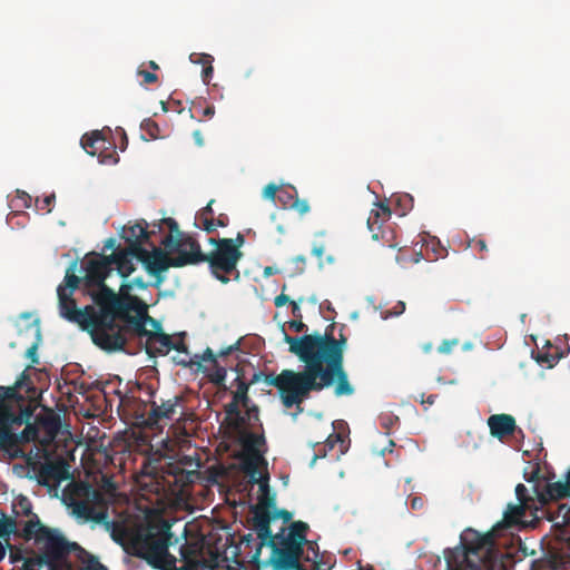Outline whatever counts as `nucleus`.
<instances>
[{
	"mask_svg": "<svg viewBox=\"0 0 570 570\" xmlns=\"http://www.w3.org/2000/svg\"><path fill=\"white\" fill-rule=\"evenodd\" d=\"M283 332L284 341L289 345V352L305 363V370L302 372L283 370L277 375L266 374L264 382L278 390L286 409L296 405L297 411L303 412L301 404L311 392H320L334 383H336L334 389L336 396H348L354 393L343 364L346 344V337L343 334L340 338H335L326 331L324 335L315 333L294 337Z\"/></svg>",
	"mask_w": 570,
	"mask_h": 570,
	"instance_id": "nucleus-1",
	"label": "nucleus"
},
{
	"mask_svg": "<svg viewBox=\"0 0 570 570\" xmlns=\"http://www.w3.org/2000/svg\"><path fill=\"white\" fill-rule=\"evenodd\" d=\"M171 524L166 520L149 522L139 527L129 535L124 544L125 551L147 561L159 570H196L202 563V544L186 541L180 547L181 568H177V559L168 552L171 544Z\"/></svg>",
	"mask_w": 570,
	"mask_h": 570,
	"instance_id": "nucleus-2",
	"label": "nucleus"
},
{
	"mask_svg": "<svg viewBox=\"0 0 570 570\" xmlns=\"http://www.w3.org/2000/svg\"><path fill=\"white\" fill-rule=\"evenodd\" d=\"M23 371L12 386H0V449L10 450L19 444L35 442L39 429L30 423L36 405L21 390L36 392Z\"/></svg>",
	"mask_w": 570,
	"mask_h": 570,
	"instance_id": "nucleus-3",
	"label": "nucleus"
},
{
	"mask_svg": "<svg viewBox=\"0 0 570 570\" xmlns=\"http://www.w3.org/2000/svg\"><path fill=\"white\" fill-rule=\"evenodd\" d=\"M75 267L76 263H72L66 272L65 284H60L57 288L60 315L88 331L92 342L101 350L111 351L117 345L115 342H109L108 338L111 309L108 308L107 302H109L108 294L115 295V293L102 291L98 295H92L97 308L88 305L83 309H79L72 298V294L80 283V278L75 274Z\"/></svg>",
	"mask_w": 570,
	"mask_h": 570,
	"instance_id": "nucleus-4",
	"label": "nucleus"
},
{
	"mask_svg": "<svg viewBox=\"0 0 570 570\" xmlns=\"http://www.w3.org/2000/svg\"><path fill=\"white\" fill-rule=\"evenodd\" d=\"M108 308L111 309L108 338L117 345L110 352L126 351V343L131 338H147L163 332L160 322L148 315L147 305L137 296L108 294Z\"/></svg>",
	"mask_w": 570,
	"mask_h": 570,
	"instance_id": "nucleus-5",
	"label": "nucleus"
},
{
	"mask_svg": "<svg viewBox=\"0 0 570 570\" xmlns=\"http://www.w3.org/2000/svg\"><path fill=\"white\" fill-rule=\"evenodd\" d=\"M163 225H166L169 229L168 235L160 240L164 248L154 247L153 250H147L142 247L144 242H134L126 248L127 253H130L132 258L136 257L141 262L148 274L156 278V286L165 281L163 274L170 267H181L184 232L179 229L177 222L170 217L161 218L151 226L161 230Z\"/></svg>",
	"mask_w": 570,
	"mask_h": 570,
	"instance_id": "nucleus-6",
	"label": "nucleus"
},
{
	"mask_svg": "<svg viewBox=\"0 0 570 570\" xmlns=\"http://www.w3.org/2000/svg\"><path fill=\"white\" fill-rule=\"evenodd\" d=\"M163 225H166L169 229L168 235L160 240L164 248L154 247L153 250H147L142 247L144 242H134L126 248L127 253H130L132 258L136 257L141 262L148 274L156 278V286L165 281L163 274L170 267H181L184 232L179 229L177 222L170 217L161 218L151 226L161 230Z\"/></svg>",
	"mask_w": 570,
	"mask_h": 570,
	"instance_id": "nucleus-7",
	"label": "nucleus"
},
{
	"mask_svg": "<svg viewBox=\"0 0 570 570\" xmlns=\"http://www.w3.org/2000/svg\"><path fill=\"white\" fill-rule=\"evenodd\" d=\"M209 244L214 245L215 249L206 254L193 236L184 233L181 267L208 263L212 274L222 283H228V275L233 273L238 278L237 264L243 257V253L235 248L232 238H209Z\"/></svg>",
	"mask_w": 570,
	"mask_h": 570,
	"instance_id": "nucleus-8",
	"label": "nucleus"
},
{
	"mask_svg": "<svg viewBox=\"0 0 570 570\" xmlns=\"http://www.w3.org/2000/svg\"><path fill=\"white\" fill-rule=\"evenodd\" d=\"M187 479L186 471L179 465L158 466L151 461H146L137 474L136 482L146 493L167 497L177 493Z\"/></svg>",
	"mask_w": 570,
	"mask_h": 570,
	"instance_id": "nucleus-9",
	"label": "nucleus"
},
{
	"mask_svg": "<svg viewBox=\"0 0 570 570\" xmlns=\"http://www.w3.org/2000/svg\"><path fill=\"white\" fill-rule=\"evenodd\" d=\"M463 548L449 550L445 554L448 570H482L481 561L487 558L494 547V538L491 532L481 534L474 530H468L462 538Z\"/></svg>",
	"mask_w": 570,
	"mask_h": 570,
	"instance_id": "nucleus-10",
	"label": "nucleus"
},
{
	"mask_svg": "<svg viewBox=\"0 0 570 570\" xmlns=\"http://www.w3.org/2000/svg\"><path fill=\"white\" fill-rule=\"evenodd\" d=\"M20 537L42 546L45 557L50 562L59 561L72 552L76 556L81 548L76 542H68L57 530L43 525L38 515L24 522Z\"/></svg>",
	"mask_w": 570,
	"mask_h": 570,
	"instance_id": "nucleus-11",
	"label": "nucleus"
},
{
	"mask_svg": "<svg viewBox=\"0 0 570 570\" xmlns=\"http://www.w3.org/2000/svg\"><path fill=\"white\" fill-rule=\"evenodd\" d=\"M85 271L86 275L83 277V285L91 297L92 295H98L102 291L115 293L105 284V279L112 271L107 256L88 259L86 262Z\"/></svg>",
	"mask_w": 570,
	"mask_h": 570,
	"instance_id": "nucleus-12",
	"label": "nucleus"
},
{
	"mask_svg": "<svg viewBox=\"0 0 570 570\" xmlns=\"http://www.w3.org/2000/svg\"><path fill=\"white\" fill-rule=\"evenodd\" d=\"M391 215L392 212L387 205L377 203L376 208L370 212L366 224L374 240H382L384 245L393 248L396 246L393 242L395 237L394 232L390 226H385Z\"/></svg>",
	"mask_w": 570,
	"mask_h": 570,
	"instance_id": "nucleus-13",
	"label": "nucleus"
},
{
	"mask_svg": "<svg viewBox=\"0 0 570 570\" xmlns=\"http://www.w3.org/2000/svg\"><path fill=\"white\" fill-rule=\"evenodd\" d=\"M242 444L246 454L243 462V470L250 475L254 482H258L256 479L257 465L264 460L261 448L265 445V438L263 434L245 432L242 438Z\"/></svg>",
	"mask_w": 570,
	"mask_h": 570,
	"instance_id": "nucleus-14",
	"label": "nucleus"
},
{
	"mask_svg": "<svg viewBox=\"0 0 570 570\" xmlns=\"http://www.w3.org/2000/svg\"><path fill=\"white\" fill-rule=\"evenodd\" d=\"M308 529V524L303 521L292 522L287 535H275L277 537L276 543L278 544V549H283L284 551L302 558L304 554L305 543L307 542L306 534Z\"/></svg>",
	"mask_w": 570,
	"mask_h": 570,
	"instance_id": "nucleus-15",
	"label": "nucleus"
},
{
	"mask_svg": "<svg viewBox=\"0 0 570 570\" xmlns=\"http://www.w3.org/2000/svg\"><path fill=\"white\" fill-rule=\"evenodd\" d=\"M81 146L87 154L98 156L101 164L118 161L115 157L114 150L106 153L112 147V144L98 130L83 135L81 138Z\"/></svg>",
	"mask_w": 570,
	"mask_h": 570,
	"instance_id": "nucleus-16",
	"label": "nucleus"
},
{
	"mask_svg": "<svg viewBox=\"0 0 570 570\" xmlns=\"http://www.w3.org/2000/svg\"><path fill=\"white\" fill-rule=\"evenodd\" d=\"M180 396H174L158 404L156 401L150 402V410L144 420V424L149 429H157L161 422H168L174 419L177 413V406L181 402Z\"/></svg>",
	"mask_w": 570,
	"mask_h": 570,
	"instance_id": "nucleus-17",
	"label": "nucleus"
},
{
	"mask_svg": "<svg viewBox=\"0 0 570 570\" xmlns=\"http://www.w3.org/2000/svg\"><path fill=\"white\" fill-rule=\"evenodd\" d=\"M72 494L78 499H86L89 504H92L95 511L104 512L107 514L108 504L114 500L108 499V495L98 488H94L87 482L76 483L72 489Z\"/></svg>",
	"mask_w": 570,
	"mask_h": 570,
	"instance_id": "nucleus-18",
	"label": "nucleus"
},
{
	"mask_svg": "<svg viewBox=\"0 0 570 570\" xmlns=\"http://www.w3.org/2000/svg\"><path fill=\"white\" fill-rule=\"evenodd\" d=\"M537 501L540 505H546L549 501H557L570 497V480L566 476V481L549 482L542 491L534 489Z\"/></svg>",
	"mask_w": 570,
	"mask_h": 570,
	"instance_id": "nucleus-19",
	"label": "nucleus"
},
{
	"mask_svg": "<svg viewBox=\"0 0 570 570\" xmlns=\"http://www.w3.org/2000/svg\"><path fill=\"white\" fill-rule=\"evenodd\" d=\"M253 518L252 523L257 533L258 539L262 540L263 543H267L269 540L276 539L272 534L271 530V514L265 505L258 504L252 507Z\"/></svg>",
	"mask_w": 570,
	"mask_h": 570,
	"instance_id": "nucleus-20",
	"label": "nucleus"
},
{
	"mask_svg": "<svg viewBox=\"0 0 570 570\" xmlns=\"http://www.w3.org/2000/svg\"><path fill=\"white\" fill-rule=\"evenodd\" d=\"M266 544L272 549L269 563L273 570H292L297 567L298 561L302 559L291 552L278 549L276 539L269 540Z\"/></svg>",
	"mask_w": 570,
	"mask_h": 570,
	"instance_id": "nucleus-21",
	"label": "nucleus"
},
{
	"mask_svg": "<svg viewBox=\"0 0 570 570\" xmlns=\"http://www.w3.org/2000/svg\"><path fill=\"white\" fill-rule=\"evenodd\" d=\"M488 425L492 436L503 440L514 433L517 424L510 414H493L488 419Z\"/></svg>",
	"mask_w": 570,
	"mask_h": 570,
	"instance_id": "nucleus-22",
	"label": "nucleus"
},
{
	"mask_svg": "<svg viewBox=\"0 0 570 570\" xmlns=\"http://www.w3.org/2000/svg\"><path fill=\"white\" fill-rule=\"evenodd\" d=\"M68 478V468L62 461L46 463L39 470V483L42 485L59 483Z\"/></svg>",
	"mask_w": 570,
	"mask_h": 570,
	"instance_id": "nucleus-23",
	"label": "nucleus"
},
{
	"mask_svg": "<svg viewBox=\"0 0 570 570\" xmlns=\"http://www.w3.org/2000/svg\"><path fill=\"white\" fill-rule=\"evenodd\" d=\"M226 419L228 421V425L235 431H243L247 426H254L257 421L254 419H249L247 413H242L240 405L236 402H229L224 406Z\"/></svg>",
	"mask_w": 570,
	"mask_h": 570,
	"instance_id": "nucleus-24",
	"label": "nucleus"
},
{
	"mask_svg": "<svg viewBox=\"0 0 570 570\" xmlns=\"http://www.w3.org/2000/svg\"><path fill=\"white\" fill-rule=\"evenodd\" d=\"M145 340L146 353L151 357L156 355H166L173 346L171 337L164 332L156 333Z\"/></svg>",
	"mask_w": 570,
	"mask_h": 570,
	"instance_id": "nucleus-25",
	"label": "nucleus"
},
{
	"mask_svg": "<svg viewBox=\"0 0 570 570\" xmlns=\"http://www.w3.org/2000/svg\"><path fill=\"white\" fill-rule=\"evenodd\" d=\"M528 510L538 511V507L528 505V503L508 504L503 520L497 525V528H511L520 524Z\"/></svg>",
	"mask_w": 570,
	"mask_h": 570,
	"instance_id": "nucleus-26",
	"label": "nucleus"
},
{
	"mask_svg": "<svg viewBox=\"0 0 570 570\" xmlns=\"http://www.w3.org/2000/svg\"><path fill=\"white\" fill-rule=\"evenodd\" d=\"M239 347V343H235V344H232L229 345L228 347L222 350L218 355L214 354V352L212 351V348L207 347L205 350V352L203 353V355H195V357L197 358V361H186V360H180L178 361L177 363L180 364V365H184V366H187L189 364H197V365H200V361H204V362H209L210 365H216L218 361V357H226L228 355H230L233 352L237 351Z\"/></svg>",
	"mask_w": 570,
	"mask_h": 570,
	"instance_id": "nucleus-27",
	"label": "nucleus"
},
{
	"mask_svg": "<svg viewBox=\"0 0 570 570\" xmlns=\"http://www.w3.org/2000/svg\"><path fill=\"white\" fill-rule=\"evenodd\" d=\"M107 257L110 266L115 265L121 277H127L135 271L132 257L126 249L115 252Z\"/></svg>",
	"mask_w": 570,
	"mask_h": 570,
	"instance_id": "nucleus-28",
	"label": "nucleus"
},
{
	"mask_svg": "<svg viewBox=\"0 0 570 570\" xmlns=\"http://www.w3.org/2000/svg\"><path fill=\"white\" fill-rule=\"evenodd\" d=\"M155 228L153 227L151 230H147V223L146 220L138 222L134 224L132 226L124 229V238L126 243L134 244V242H148L151 234H155Z\"/></svg>",
	"mask_w": 570,
	"mask_h": 570,
	"instance_id": "nucleus-29",
	"label": "nucleus"
},
{
	"mask_svg": "<svg viewBox=\"0 0 570 570\" xmlns=\"http://www.w3.org/2000/svg\"><path fill=\"white\" fill-rule=\"evenodd\" d=\"M71 505L73 513L77 517L92 520H100L105 518V513L95 511L92 504H89V502L86 499H78L77 497H75V500L71 503Z\"/></svg>",
	"mask_w": 570,
	"mask_h": 570,
	"instance_id": "nucleus-30",
	"label": "nucleus"
},
{
	"mask_svg": "<svg viewBox=\"0 0 570 570\" xmlns=\"http://www.w3.org/2000/svg\"><path fill=\"white\" fill-rule=\"evenodd\" d=\"M77 562L79 563V570H108L99 559L80 548L76 554Z\"/></svg>",
	"mask_w": 570,
	"mask_h": 570,
	"instance_id": "nucleus-31",
	"label": "nucleus"
},
{
	"mask_svg": "<svg viewBox=\"0 0 570 570\" xmlns=\"http://www.w3.org/2000/svg\"><path fill=\"white\" fill-rule=\"evenodd\" d=\"M232 402H236L242 407H244L249 419H254V421H259L258 406L252 402L248 395H244L238 392H233Z\"/></svg>",
	"mask_w": 570,
	"mask_h": 570,
	"instance_id": "nucleus-32",
	"label": "nucleus"
},
{
	"mask_svg": "<svg viewBox=\"0 0 570 570\" xmlns=\"http://www.w3.org/2000/svg\"><path fill=\"white\" fill-rule=\"evenodd\" d=\"M27 332L32 333L33 341H32L31 345L26 351V357L29 358L32 364H37L38 363L37 350H38V346L41 341L40 327L38 324H32L27 328L26 333Z\"/></svg>",
	"mask_w": 570,
	"mask_h": 570,
	"instance_id": "nucleus-33",
	"label": "nucleus"
},
{
	"mask_svg": "<svg viewBox=\"0 0 570 570\" xmlns=\"http://www.w3.org/2000/svg\"><path fill=\"white\" fill-rule=\"evenodd\" d=\"M302 559L306 562H311L312 564H322L320 549L316 541L307 540Z\"/></svg>",
	"mask_w": 570,
	"mask_h": 570,
	"instance_id": "nucleus-34",
	"label": "nucleus"
},
{
	"mask_svg": "<svg viewBox=\"0 0 570 570\" xmlns=\"http://www.w3.org/2000/svg\"><path fill=\"white\" fill-rule=\"evenodd\" d=\"M226 373H227L226 367L220 365L219 362H217L216 365H212V372L207 374V377L216 386L226 389V386H225Z\"/></svg>",
	"mask_w": 570,
	"mask_h": 570,
	"instance_id": "nucleus-35",
	"label": "nucleus"
},
{
	"mask_svg": "<svg viewBox=\"0 0 570 570\" xmlns=\"http://www.w3.org/2000/svg\"><path fill=\"white\" fill-rule=\"evenodd\" d=\"M1 527L3 529L2 530L3 538H8L12 533L13 534L19 533V535L21 534V531L19 532V530H18V523H17L16 519L7 517L3 513H2V518H1Z\"/></svg>",
	"mask_w": 570,
	"mask_h": 570,
	"instance_id": "nucleus-36",
	"label": "nucleus"
},
{
	"mask_svg": "<svg viewBox=\"0 0 570 570\" xmlns=\"http://www.w3.org/2000/svg\"><path fill=\"white\" fill-rule=\"evenodd\" d=\"M515 495L519 501V503H528V505L537 507V497L533 498L528 494V489L524 484L519 483L515 487Z\"/></svg>",
	"mask_w": 570,
	"mask_h": 570,
	"instance_id": "nucleus-37",
	"label": "nucleus"
},
{
	"mask_svg": "<svg viewBox=\"0 0 570 570\" xmlns=\"http://www.w3.org/2000/svg\"><path fill=\"white\" fill-rule=\"evenodd\" d=\"M197 57L204 60V68L202 70L203 81L205 83H209L214 72V68L212 65L214 59L208 53H203Z\"/></svg>",
	"mask_w": 570,
	"mask_h": 570,
	"instance_id": "nucleus-38",
	"label": "nucleus"
},
{
	"mask_svg": "<svg viewBox=\"0 0 570 570\" xmlns=\"http://www.w3.org/2000/svg\"><path fill=\"white\" fill-rule=\"evenodd\" d=\"M56 200V195L52 193L50 195L45 196L42 199H36V207L38 210L43 212L45 214H49L52 210V204Z\"/></svg>",
	"mask_w": 570,
	"mask_h": 570,
	"instance_id": "nucleus-39",
	"label": "nucleus"
},
{
	"mask_svg": "<svg viewBox=\"0 0 570 570\" xmlns=\"http://www.w3.org/2000/svg\"><path fill=\"white\" fill-rule=\"evenodd\" d=\"M203 104V100L193 102L191 110L199 114L203 118H212L215 115V107L213 105H207L204 107Z\"/></svg>",
	"mask_w": 570,
	"mask_h": 570,
	"instance_id": "nucleus-40",
	"label": "nucleus"
},
{
	"mask_svg": "<svg viewBox=\"0 0 570 570\" xmlns=\"http://www.w3.org/2000/svg\"><path fill=\"white\" fill-rule=\"evenodd\" d=\"M259 376H261V374H254L250 382L246 383L238 374L237 377L235 379L236 390L234 392H238L240 394L248 395L249 385L256 383L258 381Z\"/></svg>",
	"mask_w": 570,
	"mask_h": 570,
	"instance_id": "nucleus-41",
	"label": "nucleus"
},
{
	"mask_svg": "<svg viewBox=\"0 0 570 570\" xmlns=\"http://www.w3.org/2000/svg\"><path fill=\"white\" fill-rule=\"evenodd\" d=\"M535 360L540 364H547L548 367H553L558 361V356L546 352H538Z\"/></svg>",
	"mask_w": 570,
	"mask_h": 570,
	"instance_id": "nucleus-42",
	"label": "nucleus"
},
{
	"mask_svg": "<svg viewBox=\"0 0 570 570\" xmlns=\"http://www.w3.org/2000/svg\"><path fill=\"white\" fill-rule=\"evenodd\" d=\"M469 247H471L473 250L482 254L488 252V245L485 239L481 237H474L469 240Z\"/></svg>",
	"mask_w": 570,
	"mask_h": 570,
	"instance_id": "nucleus-43",
	"label": "nucleus"
},
{
	"mask_svg": "<svg viewBox=\"0 0 570 570\" xmlns=\"http://www.w3.org/2000/svg\"><path fill=\"white\" fill-rule=\"evenodd\" d=\"M100 490L108 495V499H115L117 488L116 484L110 479L105 476L102 478V485Z\"/></svg>",
	"mask_w": 570,
	"mask_h": 570,
	"instance_id": "nucleus-44",
	"label": "nucleus"
},
{
	"mask_svg": "<svg viewBox=\"0 0 570 570\" xmlns=\"http://www.w3.org/2000/svg\"><path fill=\"white\" fill-rule=\"evenodd\" d=\"M137 76L142 78V80H141L142 85H151L158 80V77L156 73L145 70V69H141V68H139L137 70Z\"/></svg>",
	"mask_w": 570,
	"mask_h": 570,
	"instance_id": "nucleus-45",
	"label": "nucleus"
},
{
	"mask_svg": "<svg viewBox=\"0 0 570 570\" xmlns=\"http://www.w3.org/2000/svg\"><path fill=\"white\" fill-rule=\"evenodd\" d=\"M276 200L285 208H291V203L294 200L293 195L288 190H279Z\"/></svg>",
	"mask_w": 570,
	"mask_h": 570,
	"instance_id": "nucleus-46",
	"label": "nucleus"
},
{
	"mask_svg": "<svg viewBox=\"0 0 570 570\" xmlns=\"http://www.w3.org/2000/svg\"><path fill=\"white\" fill-rule=\"evenodd\" d=\"M291 208L295 209L298 214L304 215L309 210V205L306 200L294 198L291 203Z\"/></svg>",
	"mask_w": 570,
	"mask_h": 570,
	"instance_id": "nucleus-47",
	"label": "nucleus"
},
{
	"mask_svg": "<svg viewBox=\"0 0 570 570\" xmlns=\"http://www.w3.org/2000/svg\"><path fill=\"white\" fill-rule=\"evenodd\" d=\"M459 344V340H445L443 341L440 346L438 347V351L442 354H449L452 352L453 347Z\"/></svg>",
	"mask_w": 570,
	"mask_h": 570,
	"instance_id": "nucleus-48",
	"label": "nucleus"
},
{
	"mask_svg": "<svg viewBox=\"0 0 570 570\" xmlns=\"http://www.w3.org/2000/svg\"><path fill=\"white\" fill-rule=\"evenodd\" d=\"M285 289H286V285H283L282 293L274 298V304L276 307H282L286 304H291V302L293 301V299H291V297L288 295H286L284 293Z\"/></svg>",
	"mask_w": 570,
	"mask_h": 570,
	"instance_id": "nucleus-49",
	"label": "nucleus"
},
{
	"mask_svg": "<svg viewBox=\"0 0 570 570\" xmlns=\"http://www.w3.org/2000/svg\"><path fill=\"white\" fill-rule=\"evenodd\" d=\"M141 126L148 131L151 138H157L158 125L155 121L146 119Z\"/></svg>",
	"mask_w": 570,
	"mask_h": 570,
	"instance_id": "nucleus-50",
	"label": "nucleus"
},
{
	"mask_svg": "<svg viewBox=\"0 0 570 570\" xmlns=\"http://www.w3.org/2000/svg\"><path fill=\"white\" fill-rule=\"evenodd\" d=\"M277 193H279V188L274 184H268L264 188V196L268 199H272L273 202H276V197L278 195Z\"/></svg>",
	"mask_w": 570,
	"mask_h": 570,
	"instance_id": "nucleus-51",
	"label": "nucleus"
},
{
	"mask_svg": "<svg viewBox=\"0 0 570 570\" xmlns=\"http://www.w3.org/2000/svg\"><path fill=\"white\" fill-rule=\"evenodd\" d=\"M304 302V297H299L298 299H295V301H292L291 302V307H292V314L294 316V320L296 318H303V315H302V312H301V307L299 305Z\"/></svg>",
	"mask_w": 570,
	"mask_h": 570,
	"instance_id": "nucleus-52",
	"label": "nucleus"
},
{
	"mask_svg": "<svg viewBox=\"0 0 570 570\" xmlns=\"http://www.w3.org/2000/svg\"><path fill=\"white\" fill-rule=\"evenodd\" d=\"M203 225V229L208 234L216 232L215 220L210 217L199 218Z\"/></svg>",
	"mask_w": 570,
	"mask_h": 570,
	"instance_id": "nucleus-53",
	"label": "nucleus"
},
{
	"mask_svg": "<svg viewBox=\"0 0 570 570\" xmlns=\"http://www.w3.org/2000/svg\"><path fill=\"white\" fill-rule=\"evenodd\" d=\"M337 442H343V438L340 433H331L325 442V448L332 450Z\"/></svg>",
	"mask_w": 570,
	"mask_h": 570,
	"instance_id": "nucleus-54",
	"label": "nucleus"
},
{
	"mask_svg": "<svg viewBox=\"0 0 570 570\" xmlns=\"http://www.w3.org/2000/svg\"><path fill=\"white\" fill-rule=\"evenodd\" d=\"M396 422H399L397 416L386 415L381 417V425L387 430L391 429Z\"/></svg>",
	"mask_w": 570,
	"mask_h": 570,
	"instance_id": "nucleus-55",
	"label": "nucleus"
},
{
	"mask_svg": "<svg viewBox=\"0 0 570 570\" xmlns=\"http://www.w3.org/2000/svg\"><path fill=\"white\" fill-rule=\"evenodd\" d=\"M405 311V303L400 301L396 303L395 306H393V308L391 311L387 312V315L389 316H399L401 314H403Z\"/></svg>",
	"mask_w": 570,
	"mask_h": 570,
	"instance_id": "nucleus-56",
	"label": "nucleus"
},
{
	"mask_svg": "<svg viewBox=\"0 0 570 570\" xmlns=\"http://www.w3.org/2000/svg\"><path fill=\"white\" fill-rule=\"evenodd\" d=\"M288 326L295 332H303L306 328V325L303 323L302 318L289 321Z\"/></svg>",
	"mask_w": 570,
	"mask_h": 570,
	"instance_id": "nucleus-57",
	"label": "nucleus"
},
{
	"mask_svg": "<svg viewBox=\"0 0 570 570\" xmlns=\"http://www.w3.org/2000/svg\"><path fill=\"white\" fill-rule=\"evenodd\" d=\"M559 517H561L563 523H570V507L566 504L559 507Z\"/></svg>",
	"mask_w": 570,
	"mask_h": 570,
	"instance_id": "nucleus-58",
	"label": "nucleus"
},
{
	"mask_svg": "<svg viewBox=\"0 0 570 570\" xmlns=\"http://www.w3.org/2000/svg\"><path fill=\"white\" fill-rule=\"evenodd\" d=\"M20 507L22 509V513L24 515H31L30 519L33 518V515H36L35 513H32L31 511V503L24 498L20 501Z\"/></svg>",
	"mask_w": 570,
	"mask_h": 570,
	"instance_id": "nucleus-59",
	"label": "nucleus"
},
{
	"mask_svg": "<svg viewBox=\"0 0 570 570\" xmlns=\"http://www.w3.org/2000/svg\"><path fill=\"white\" fill-rule=\"evenodd\" d=\"M216 228L217 227H226L229 224V218L226 214H219L217 218L214 219Z\"/></svg>",
	"mask_w": 570,
	"mask_h": 570,
	"instance_id": "nucleus-60",
	"label": "nucleus"
},
{
	"mask_svg": "<svg viewBox=\"0 0 570 570\" xmlns=\"http://www.w3.org/2000/svg\"><path fill=\"white\" fill-rule=\"evenodd\" d=\"M214 199H212L202 210H200V214H199V218H205V217H209L213 215V204H214Z\"/></svg>",
	"mask_w": 570,
	"mask_h": 570,
	"instance_id": "nucleus-61",
	"label": "nucleus"
},
{
	"mask_svg": "<svg viewBox=\"0 0 570 570\" xmlns=\"http://www.w3.org/2000/svg\"><path fill=\"white\" fill-rule=\"evenodd\" d=\"M274 518H281L283 519L284 522H288L292 519V513L287 510L282 509L276 511Z\"/></svg>",
	"mask_w": 570,
	"mask_h": 570,
	"instance_id": "nucleus-62",
	"label": "nucleus"
},
{
	"mask_svg": "<svg viewBox=\"0 0 570 570\" xmlns=\"http://www.w3.org/2000/svg\"><path fill=\"white\" fill-rule=\"evenodd\" d=\"M171 350H175V351L181 352V353H188L187 346L183 341L173 342Z\"/></svg>",
	"mask_w": 570,
	"mask_h": 570,
	"instance_id": "nucleus-63",
	"label": "nucleus"
},
{
	"mask_svg": "<svg viewBox=\"0 0 570 570\" xmlns=\"http://www.w3.org/2000/svg\"><path fill=\"white\" fill-rule=\"evenodd\" d=\"M232 242H233V245L235 246V248L240 249V247L245 243V237L243 234L238 233L236 238H232Z\"/></svg>",
	"mask_w": 570,
	"mask_h": 570,
	"instance_id": "nucleus-64",
	"label": "nucleus"
}]
</instances>
